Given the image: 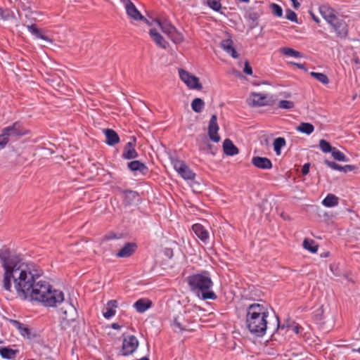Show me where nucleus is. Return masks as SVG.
I'll list each match as a JSON object with an SVG mask.
<instances>
[{
    "label": "nucleus",
    "mask_w": 360,
    "mask_h": 360,
    "mask_svg": "<svg viewBox=\"0 0 360 360\" xmlns=\"http://www.w3.org/2000/svg\"><path fill=\"white\" fill-rule=\"evenodd\" d=\"M324 162L325 164L329 167L330 168L333 169H335V170H338V171H340V169H341V165L334 162H332V161H330V160H324Z\"/></svg>",
    "instance_id": "obj_48"
},
{
    "label": "nucleus",
    "mask_w": 360,
    "mask_h": 360,
    "mask_svg": "<svg viewBox=\"0 0 360 360\" xmlns=\"http://www.w3.org/2000/svg\"><path fill=\"white\" fill-rule=\"evenodd\" d=\"M286 145V141L283 137H278L273 143L274 150L277 155L281 153V148Z\"/></svg>",
    "instance_id": "obj_32"
},
{
    "label": "nucleus",
    "mask_w": 360,
    "mask_h": 360,
    "mask_svg": "<svg viewBox=\"0 0 360 360\" xmlns=\"http://www.w3.org/2000/svg\"><path fill=\"white\" fill-rule=\"evenodd\" d=\"M155 22L158 25V26L161 29V30L168 37L172 34V32H174L175 27L167 22H161L160 20H156Z\"/></svg>",
    "instance_id": "obj_31"
},
{
    "label": "nucleus",
    "mask_w": 360,
    "mask_h": 360,
    "mask_svg": "<svg viewBox=\"0 0 360 360\" xmlns=\"http://www.w3.org/2000/svg\"><path fill=\"white\" fill-rule=\"evenodd\" d=\"M339 203V198L334 194H328L323 200L322 205L326 207H332L338 205Z\"/></svg>",
    "instance_id": "obj_30"
},
{
    "label": "nucleus",
    "mask_w": 360,
    "mask_h": 360,
    "mask_svg": "<svg viewBox=\"0 0 360 360\" xmlns=\"http://www.w3.org/2000/svg\"><path fill=\"white\" fill-rule=\"evenodd\" d=\"M121 1L125 5L127 4V1H130L129 0H121Z\"/></svg>",
    "instance_id": "obj_61"
},
{
    "label": "nucleus",
    "mask_w": 360,
    "mask_h": 360,
    "mask_svg": "<svg viewBox=\"0 0 360 360\" xmlns=\"http://www.w3.org/2000/svg\"><path fill=\"white\" fill-rule=\"evenodd\" d=\"M251 162L255 167L262 169H270L273 166L271 161L264 157L255 156L252 158Z\"/></svg>",
    "instance_id": "obj_15"
},
{
    "label": "nucleus",
    "mask_w": 360,
    "mask_h": 360,
    "mask_svg": "<svg viewBox=\"0 0 360 360\" xmlns=\"http://www.w3.org/2000/svg\"><path fill=\"white\" fill-rule=\"evenodd\" d=\"M310 165L309 163L304 164L302 167V173L304 175H307L309 172Z\"/></svg>",
    "instance_id": "obj_53"
},
{
    "label": "nucleus",
    "mask_w": 360,
    "mask_h": 360,
    "mask_svg": "<svg viewBox=\"0 0 360 360\" xmlns=\"http://www.w3.org/2000/svg\"><path fill=\"white\" fill-rule=\"evenodd\" d=\"M271 8L272 13L274 15H276L277 17H281L282 16V15H283V9H282V8L279 5H278V4H275V3H273V4H271Z\"/></svg>",
    "instance_id": "obj_44"
},
{
    "label": "nucleus",
    "mask_w": 360,
    "mask_h": 360,
    "mask_svg": "<svg viewBox=\"0 0 360 360\" xmlns=\"http://www.w3.org/2000/svg\"><path fill=\"white\" fill-rule=\"evenodd\" d=\"M331 155H332L333 158L338 161L347 162L349 160V159L346 157V155L342 152H341L340 150H339L338 149H337L335 147L333 148V150L331 151Z\"/></svg>",
    "instance_id": "obj_36"
},
{
    "label": "nucleus",
    "mask_w": 360,
    "mask_h": 360,
    "mask_svg": "<svg viewBox=\"0 0 360 360\" xmlns=\"http://www.w3.org/2000/svg\"><path fill=\"white\" fill-rule=\"evenodd\" d=\"M65 295L62 290L46 285V307H57L63 302Z\"/></svg>",
    "instance_id": "obj_5"
},
{
    "label": "nucleus",
    "mask_w": 360,
    "mask_h": 360,
    "mask_svg": "<svg viewBox=\"0 0 360 360\" xmlns=\"http://www.w3.org/2000/svg\"><path fill=\"white\" fill-rule=\"evenodd\" d=\"M310 14H311V16L312 19H313L316 22H317V23H319V22H320V20H319V18L317 16H316V15H315L314 13H310Z\"/></svg>",
    "instance_id": "obj_58"
},
{
    "label": "nucleus",
    "mask_w": 360,
    "mask_h": 360,
    "mask_svg": "<svg viewBox=\"0 0 360 360\" xmlns=\"http://www.w3.org/2000/svg\"><path fill=\"white\" fill-rule=\"evenodd\" d=\"M286 18L292 22L297 21V14L290 9L286 11Z\"/></svg>",
    "instance_id": "obj_47"
},
{
    "label": "nucleus",
    "mask_w": 360,
    "mask_h": 360,
    "mask_svg": "<svg viewBox=\"0 0 360 360\" xmlns=\"http://www.w3.org/2000/svg\"><path fill=\"white\" fill-rule=\"evenodd\" d=\"M319 147L323 153H331L334 147H332L329 142L324 139L319 141Z\"/></svg>",
    "instance_id": "obj_41"
},
{
    "label": "nucleus",
    "mask_w": 360,
    "mask_h": 360,
    "mask_svg": "<svg viewBox=\"0 0 360 360\" xmlns=\"http://www.w3.org/2000/svg\"><path fill=\"white\" fill-rule=\"evenodd\" d=\"M106 140L105 143L109 146H114L120 142V137L115 131L110 129L103 130Z\"/></svg>",
    "instance_id": "obj_23"
},
{
    "label": "nucleus",
    "mask_w": 360,
    "mask_h": 360,
    "mask_svg": "<svg viewBox=\"0 0 360 360\" xmlns=\"http://www.w3.org/2000/svg\"><path fill=\"white\" fill-rule=\"evenodd\" d=\"M124 159L130 160L138 157V153L131 142H128L124 148L122 155Z\"/></svg>",
    "instance_id": "obj_20"
},
{
    "label": "nucleus",
    "mask_w": 360,
    "mask_h": 360,
    "mask_svg": "<svg viewBox=\"0 0 360 360\" xmlns=\"http://www.w3.org/2000/svg\"><path fill=\"white\" fill-rule=\"evenodd\" d=\"M303 247L308 251L316 253L318 251L319 246L312 239L305 238L303 241Z\"/></svg>",
    "instance_id": "obj_33"
},
{
    "label": "nucleus",
    "mask_w": 360,
    "mask_h": 360,
    "mask_svg": "<svg viewBox=\"0 0 360 360\" xmlns=\"http://www.w3.org/2000/svg\"><path fill=\"white\" fill-rule=\"evenodd\" d=\"M192 322V316L190 313L183 309L173 316L172 326L176 332L191 330L190 326Z\"/></svg>",
    "instance_id": "obj_4"
},
{
    "label": "nucleus",
    "mask_w": 360,
    "mask_h": 360,
    "mask_svg": "<svg viewBox=\"0 0 360 360\" xmlns=\"http://www.w3.org/2000/svg\"><path fill=\"white\" fill-rule=\"evenodd\" d=\"M175 171L185 180H194L195 174L192 169L182 160H174L172 162Z\"/></svg>",
    "instance_id": "obj_6"
},
{
    "label": "nucleus",
    "mask_w": 360,
    "mask_h": 360,
    "mask_svg": "<svg viewBox=\"0 0 360 360\" xmlns=\"http://www.w3.org/2000/svg\"><path fill=\"white\" fill-rule=\"evenodd\" d=\"M188 285L191 291L198 295L200 293L204 300H215L217 296L211 290L213 282L207 271H202L200 274H194L187 277Z\"/></svg>",
    "instance_id": "obj_3"
},
{
    "label": "nucleus",
    "mask_w": 360,
    "mask_h": 360,
    "mask_svg": "<svg viewBox=\"0 0 360 360\" xmlns=\"http://www.w3.org/2000/svg\"><path fill=\"white\" fill-rule=\"evenodd\" d=\"M250 101L253 105H265L267 103V97L262 94L253 93L250 96Z\"/></svg>",
    "instance_id": "obj_28"
},
{
    "label": "nucleus",
    "mask_w": 360,
    "mask_h": 360,
    "mask_svg": "<svg viewBox=\"0 0 360 360\" xmlns=\"http://www.w3.org/2000/svg\"><path fill=\"white\" fill-rule=\"evenodd\" d=\"M292 4H293V7L295 8V9H297L299 8L300 4V3L297 1V0H290Z\"/></svg>",
    "instance_id": "obj_56"
},
{
    "label": "nucleus",
    "mask_w": 360,
    "mask_h": 360,
    "mask_svg": "<svg viewBox=\"0 0 360 360\" xmlns=\"http://www.w3.org/2000/svg\"><path fill=\"white\" fill-rule=\"evenodd\" d=\"M8 142V138L1 131V134H0V150L4 149Z\"/></svg>",
    "instance_id": "obj_49"
},
{
    "label": "nucleus",
    "mask_w": 360,
    "mask_h": 360,
    "mask_svg": "<svg viewBox=\"0 0 360 360\" xmlns=\"http://www.w3.org/2000/svg\"><path fill=\"white\" fill-rule=\"evenodd\" d=\"M14 17L13 12L9 8H0V19L8 20Z\"/></svg>",
    "instance_id": "obj_39"
},
{
    "label": "nucleus",
    "mask_w": 360,
    "mask_h": 360,
    "mask_svg": "<svg viewBox=\"0 0 360 360\" xmlns=\"http://www.w3.org/2000/svg\"><path fill=\"white\" fill-rule=\"evenodd\" d=\"M223 149L225 154L233 156L238 154V148L233 143L230 139H225L223 143Z\"/></svg>",
    "instance_id": "obj_25"
},
{
    "label": "nucleus",
    "mask_w": 360,
    "mask_h": 360,
    "mask_svg": "<svg viewBox=\"0 0 360 360\" xmlns=\"http://www.w3.org/2000/svg\"><path fill=\"white\" fill-rule=\"evenodd\" d=\"M219 129L218 123H217V117L216 115H212L208 126V135L210 139L214 142H219L220 141V136L218 134V131Z\"/></svg>",
    "instance_id": "obj_11"
},
{
    "label": "nucleus",
    "mask_w": 360,
    "mask_h": 360,
    "mask_svg": "<svg viewBox=\"0 0 360 360\" xmlns=\"http://www.w3.org/2000/svg\"><path fill=\"white\" fill-rule=\"evenodd\" d=\"M354 168H355V167L354 165H347L345 166H341L340 172H343L346 173V172H351V171L354 170Z\"/></svg>",
    "instance_id": "obj_51"
},
{
    "label": "nucleus",
    "mask_w": 360,
    "mask_h": 360,
    "mask_svg": "<svg viewBox=\"0 0 360 360\" xmlns=\"http://www.w3.org/2000/svg\"><path fill=\"white\" fill-rule=\"evenodd\" d=\"M319 12L328 24L338 16L337 12L328 5L321 6Z\"/></svg>",
    "instance_id": "obj_13"
},
{
    "label": "nucleus",
    "mask_w": 360,
    "mask_h": 360,
    "mask_svg": "<svg viewBox=\"0 0 360 360\" xmlns=\"http://www.w3.org/2000/svg\"><path fill=\"white\" fill-rule=\"evenodd\" d=\"M1 131L8 138V141L11 139H15L26 134L25 130L19 122H15L13 124L4 128Z\"/></svg>",
    "instance_id": "obj_8"
},
{
    "label": "nucleus",
    "mask_w": 360,
    "mask_h": 360,
    "mask_svg": "<svg viewBox=\"0 0 360 360\" xmlns=\"http://www.w3.org/2000/svg\"><path fill=\"white\" fill-rule=\"evenodd\" d=\"M261 12L251 9L248 13V18L252 20L256 21L260 16Z\"/></svg>",
    "instance_id": "obj_46"
},
{
    "label": "nucleus",
    "mask_w": 360,
    "mask_h": 360,
    "mask_svg": "<svg viewBox=\"0 0 360 360\" xmlns=\"http://www.w3.org/2000/svg\"><path fill=\"white\" fill-rule=\"evenodd\" d=\"M136 247L135 243H127L116 254V256L117 257H129L135 252Z\"/></svg>",
    "instance_id": "obj_17"
},
{
    "label": "nucleus",
    "mask_w": 360,
    "mask_h": 360,
    "mask_svg": "<svg viewBox=\"0 0 360 360\" xmlns=\"http://www.w3.org/2000/svg\"><path fill=\"white\" fill-rule=\"evenodd\" d=\"M168 37L175 44H179L184 40L182 34L179 32L176 29Z\"/></svg>",
    "instance_id": "obj_40"
},
{
    "label": "nucleus",
    "mask_w": 360,
    "mask_h": 360,
    "mask_svg": "<svg viewBox=\"0 0 360 360\" xmlns=\"http://www.w3.org/2000/svg\"><path fill=\"white\" fill-rule=\"evenodd\" d=\"M356 351L360 353V347Z\"/></svg>",
    "instance_id": "obj_64"
},
{
    "label": "nucleus",
    "mask_w": 360,
    "mask_h": 360,
    "mask_svg": "<svg viewBox=\"0 0 360 360\" xmlns=\"http://www.w3.org/2000/svg\"><path fill=\"white\" fill-rule=\"evenodd\" d=\"M207 6L215 11H219L221 8L220 0H206Z\"/></svg>",
    "instance_id": "obj_42"
},
{
    "label": "nucleus",
    "mask_w": 360,
    "mask_h": 360,
    "mask_svg": "<svg viewBox=\"0 0 360 360\" xmlns=\"http://www.w3.org/2000/svg\"><path fill=\"white\" fill-rule=\"evenodd\" d=\"M121 192L122 193L124 201L127 205H132L139 199V193L136 191L131 190H122Z\"/></svg>",
    "instance_id": "obj_19"
},
{
    "label": "nucleus",
    "mask_w": 360,
    "mask_h": 360,
    "mask_svg": "<svg viewBox=\"0 0 360 360\" xmlns=\"http://www.w3.org/2000/svg\"><path fill=\"white\" fill-rule=\"evenodd\" d=\"M297 130L307 135L311 134L314 130V127L313 124L308 122H302L297 127Z\"/></svg>",
    "instance_id": "obj_34"
},
{
    "label": "nucleus",
    "mask_w": 360,
    "mask_h": 360,
    "mask_svg": "<svg viewBox=\"0 0 360 360\" xmlns=\"http://www.w3.org/2000/svg\"><path fill=\"white\" fill-rule=\"evenodd\" d=\"M300 327L299 325H295V326H292L290 329L295 333L298 334L300 333Z\"/></svg>",
    "instance_id": "obj_55"
},
{
    "label": "nucleus",
    "mask_w": 360,
    "mask_h": 360,
    "mask_svg": "<svg viewBox=\"0 0 360 360\" xmlns=\"http://www.w3.org/2000/svg\"><path fill=\"white\" fill-rule=\"evenodd\" d=\"M281 52L285 56H292L294 58H301L302 57V53L300 51H297L291 48H288V47L282 48V49H281Z\"/></svg>",
    "instance_id": "obj_37"
},
{
    "label": "nucleus",
    "mask_w": 360,
    "mask_h": 360,
    "mask_svg": "<svg viewBox=\"0 0 360 360\" xmlns=\"http://www.w3.org/2000/svg\"><path fill=\"white\" fill-rule=\"evenodd\" d=\"M46 150H49L50 151V153L52 154L54 153V150L53 148H49L46 146Z\"/></svg>",
    "instance_id": "obj_60"
},
{
    "label": "nucleus",
    "mask_w": 360,
    "mask_h": 360,
    "mask_svg": "<svg viewBox=\"0 0 360 360\" xmlns=\"http://www.w3.org/2000/svg\"><path fill=\"white\" fill-rule=\"evenodd\" d=\"M18 350L9 347H0V355L5 359H14L16 357Z\"/></svg>",
    "instance_id": "obj_29"
},
{
    "label": "nucleus",
    "mask_w": 360,
    "mask_h": 360,
    "mask_svg": "<svg viewBox=\"0 0 360 360\" xmlns=\"http://www.w3.org/2000/svg\"><path fill=\"white\" fill-rule=\"evenodd\" d=\"M152 305V302L148 299H139L134 304V307L139 313H143Z\"/></svg>",
    "instance_id": "obj_26"
},
{
    "label": "nucleus",
    "mask_w": 360,
    "mask_h": 360,
    "mask_svg": "<svg viewBox=\"0 0 360 360\" xmlns=\"http://www.w3.org/2000/svg\"><path fill=\"white\" fill-rule=\"evenodd\" d=\"M164 253L169 258H171L173 256V251L171 248H165Z\"/></svg>",
    "instance_id": "obj_54"
},
{
    "label": "nucleus",
    "mask_w": 360,
    "mask_h": 360,
    "mask_svg": "<svg viewBox=\"0 0 360 360\" xmlns=\"http://www.w3.org/2000/svg\"><path fill=\"white\" fill-rule=\"evenodd\" d=\"M233 41L230 39L223 40L221 42V47L222 49L229 54L233 58H237L238 54L234 47L233 46Z\"/></svg>",
    "instance_id": "obj_22"
},
{
    "label": "nucleus",
    "mask_w": 360,
    "mask_h": 360,
    "mask_svg": "<svg viewBox=\"0 0 360 360\" xmlns=\"http://www.w3.org/2000/svg\"><path fill=\"white\" fill-rule=\"evenodd\" d=\"M149 34L152 39L159 47L162 49H166L167 47L168 43L155 28L150 29Z\"/></svg>",
    "instance_id": "obj_18"
},
{
    "label": "nucleus",
    "mask_w": 360,
    "mask_h": 360,
    "mask_svg": "<svg viewBox=\"0 0 360 360\" xmlns=\"http://www.w3.org/2000/svg\"><path fill=\"white\" fill-rule=\"evenodd\" d=\"M125 9L127 14L131 19L134 20H144L146 23H148V20L144 18L131 1H127V4L125 5Z\"/></svg>",
    "instance_id": "obj_14"
},
{
    "label": "nucleus",
    "mask_w": 360,
    "mask_h": 360,
    "mask_svg": "<svg viewBox=\"0 0 360 360\" xmlns=\"http://www.w3.org/2000/svg\"><path fill=\"white\" fill-rule=\"evenodd\" d=\"M243 72L248 75H252V67L250 66V65L248 60H245V62L244 63Z\"/></svg>",
    "instance_id": "obj_50"
},
{
    "label": "nucleus",
    "mask_w": 360,
    "mask_h": 360,
    "mask_svg": "<svg viewBox=\"0 0 360 360\" xmlns=\"http://www.w3.org/2000/svg\"><path fill=\"white\" fill-rule=\"evenodd\" d=\"M179 74L181 79L190 89L200 90L202 88L201 84L199 82V79L197 77L191 75L188 72L182 69L179 70Z\"/></svg>",
    "instance_id": "obj_9"
},
{
    "label": "nucleus",
    "mask_w": 360,
    "mask_h": 360,
    "mask_svg": "<svg viewBox=\"0 0 360 360\" xmlns=\"http://www.w3.org/2000/svg\"><path fill=\"white\" fill-rule=\"evenodd\" d=\"M62 316L61 318L67 322L75 321L76 317V309L73 305L69 304L66 306L65 309H61Z\"/></svg>",
    "instance_id": "obj_16"
},
{
    "label": "nucleus",
    "mask_w": 360,
    "mask_h": 360,
    "mask_svg": "<svg viewBox=\"0 0 360 360\" xmlns=\"http://www.w3.org/2000/svg\"><path fill=\"white\" fill-rule=\"evenodd\" d=\"M111 327L115 330H119L121 328V326H120L117 323H112Z\"/></svg>",
    "instance_id": "obj_57"
},
{
    "label": "nucleus",
    "mask_w": 360,
    "mask_h": 360,
    "mask_svg": "<svg viewBox=\"0 0 360 360\" xmlns=\"http://www.w3.org/2000/svg\"><path fill=\"white\" fill-rule=\"evenodd\" d=\"M205 106V103L202 99L196 98L193 100L191 103L192 110L195 112H200Z\"/></svg>",
    "instance_id": "obj_35"
},
{
    "label": "nucleus",
    "mask_w": 360,
    "mask_h": 360,
    "mask_svg": "<svg viewBox=\"0 0 360 360\" xmlns=\"http://www.w3.org/2000/svg\"><path fill=\"white\" fill-rule=\"evenodd\" d=\"M116 308H117V302L116 300H112L108 301L103 311V316L105 319L111 318L115 314Z\"/></svg>",
    "instance_id": "obj_21"
},
{
    "label": "nucleus",
    "mask_w": 360,
    "mask_h": 360,
    "mask_svg": "<svg viewBox=\"0 0 360 360\" xmlns=\"http://www.w3.org/2000/svg\"><path fill=\"white\" fill-rule=\"evenodd\" d=\"M329 25L332 27L338 37L342 39L348 36V24L343 18L338 16Z\"/></svg>",
    "instance_id": "obj_7"
},
{
    "label": "nucleus",
    "mask_w": 360,
    "mask_h": 360,
    "mask_svg": "<svg viewBox=\"0 0 360 360\" xmlns=\"http://www.w3.org/2000/svg\"><path fill=\"white\" fill-rule=\"evenodd\" d=\"M10 322L13 325V326L15 327L18 330V332L22 336L27 338L30 337V330L25 325H24L22 323L17 320L11 319Z\"/></svg>",
    "instance_id": "obj_27"
},
{
    "label": "nucleus",
    "mask_w": 360,
    "mask_h": 360,
    "mask_svg": "<svg viewBox=\"0 0 360 360\" xmlns=\"http://www.w3.org/2000/svg\"><path fill=\"white\" fill-rule=\"evenodd\" d=\"M278 106L282 109H291L294 107V103L291 101L282 100L279 101Z\"/></svg>",
    "instance_id": "obj_45"
},
{
    "label": "nucleus",
    "mask_w": 360,
    "mask_h": 360,
    "mask_svg": "<svg viewBox=\"0 0 360 360\" xmlns=\"http://www.w3.org/2000/svg\"><path fill=\"white\" fill-rule=\"evenodd\" d=\"M295 65H297L299 68H303L304 65L303 64H299V63H295Z\"/></svg>",
    "instance_id": "obj_59"
},
{
    "label": "nucleus",
    "mask_w": 360,
    "mask_h": 360,
    "mask_svg": "<svg viewBox=\"0 0 360 360\" xmlns=\"http://www.w3.org/2000/svg\"><path fill=\"white\" fill-rule=\"evenodd\" d=\"M139 360H149V359L147 357L144 356V357H142L141 359H140Z\"/></svg>",
    "instance_id": "obj_62"
},
{
    "label": "nucleus",
    "mask_w": 360,
    "mask_h": 360,
    "mask_svg": "<svg viewBox=\"0 0 360 360\" xmlns=\"http://www.w3.org/2000/svg\"><path fill=\"white\" fill-rule=\"evenodd\" d=\"M0 260L4 270L3 288L11 292L12 281L18 297L22 300L45 303V281L42 271L24 263L7 249L0 250Z\"/></svg>",
    "instance_id": "obj_1"
},
{
    "label": "nucleus",
    "mask_w": 360,
    "mask_h": 360,
    "mask_svg": "<svg viewBox=\"0 0 360 360\" xmlns=\"http://www.w3.org/2000/svg\"><path fill=\"white\" fill-rule=\"evenodd\" d=\"M310 75L319 82L323 84H328L329 83V79L326 75L321 72H311Z\"/></svg>",
    "instance_id": "obj_38"
},
{
    "label": "nucleus",
    "mask_w": 360,
    "mask_h": 360,
    "mask_svg": "<svg viewBox=\"0 0 360 360\" xmlns=\"http://www.w3.org/2000/svg\"><path fill=\"white\" fill-rule=\"evenodd\" d=\"M192 229L195 236L205 244L208 243L210 240L209 231L200 224H195L192 226Z\"/></svg>",
    "instance_id": "obj_12"
},
{
    "label": "nucleus",
    "mask_w": 360,
    "mask_h": 360,
    "mask_svg": "<svg viewBox=\"0 0 360 360\" xmlns=\"http://www.w3.org/2000/svg\"><path fill=\"white\" fill-rule=\"evenodd\" d=\"M269 318V310L266 304H251L246 309L245 326L251 334L257 337H263L267 330L274 333L279 329L284 328V326H281L278 316L273 317V323Z\"/></svg>",
    "instance_id": "obj_2"
},
{
    "label": "nucleus",
    "mask_w": 360,
    "mask_h": 360,
    "mask_svg": "<svg viewBox=\"0 0 360 360\" xmlns=\"http://www.w3.org/2000/svg\"><path fill=\"white\" fill-rule=\"evenodd\" d=\"M139 346V341L134 335H129L124 338L121 352L124 356L133 354Z\"/></svg>",
    "instance_id": "obj_10"
},
{
    "label": "nucleus",
    "mask_w": 360,
    "mask_h": 360,
    "mask_svg": "<svg viewBox=\"0 0 360 360\" xmlns=\"http://www.w3.org/2000/svg\"><path fill=\"white\" fill-rule=\"evenodd\" d=\"M56 82V84L58 86L60 84V79L58 77L56 79H51L49 78H46V83H48L49 85L54 87L53 82Z\"/></svg>",
    "instance_id": "obj_52"
},
{
    "label": "nucleus",
    "mask_w": 360,
    "mask_h": 360,
    "mask_svg": "<svg viewBox=\"0 0 360 360\" xmlns=\"http://www.w3.org/2000/svg\"><path fill=\"white\" fill-rule=\"evenodd\" d=\"M28 30L34 35H35L37 38H40L41 39H45V36L41 34L40 30L35 25H32L28 26Z\"/></svg>",
    "instance_id": "obj_43"
},
{
    "label": "nucleus",
    "mask_w": 360,
    "mask_h": 360,
    "mask_svg": "<svg viewBox=\"0 0 360 360\" xmlns=\"http://www.w3.org/2000/svg\"><path fill=\"white\" fill-rule=\"evenodd\" d=\"M128 168L134 172H139L142 174H145L148 172V167L139 160H134L129 162Z\"/></svg>",
    "instance_id": "obj_24"
},
{
    "label": "nucleus",
    "mask_w": 360,
    "mask_h": 360,
    "mask_svg": "<svg viewBox=\"0 0 360 360\" xmlns=\"http://www.w3.org/2000/svg\"><path fill=\"white\" fill-rule=\"evenodd\" d=\"M243 2H248L250 0H240Z\"/></svg>",
    "instance_id": "obj_63"
}]
</instances>
